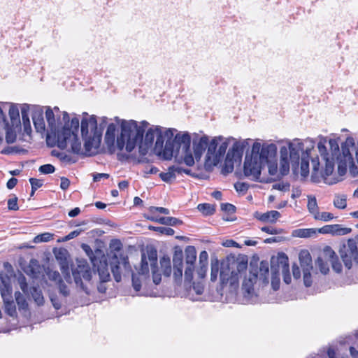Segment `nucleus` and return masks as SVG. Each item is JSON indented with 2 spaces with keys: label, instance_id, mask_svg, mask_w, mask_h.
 Returning a JSON list of instances; mask_svg holds the SVG:
<instances>
[{
  "label": "nucleus",
  "instance_id": "f257e3e1",
  "mask_svg": "<svg viewBox=\"0 0 358 358\" xmlns=\"http://www.w3.org/2000/svg\"><path fill=\"white\" fill-rule=\"evenodd\" d=\"M318 151L325 161V169L323 177L325 181L332 174L334 170V160L338 163V172L340 176H344L348 168L350 172L354 176L358 173L357 168L355 166L352 152L355 150L356 159L358 164V148L356 150L354 139L347 138L345 141L342 143L340 149L338 143L335 139L327 140L324 138H320L317 144ZM328 183V182H326ZM333 182H329L332 184Z\"/></svg>",
  "mask_w": 358,
  "mask_h": 358
},
{
  "label": "nucleus",
  "instance_id": "f03ea898",
  "mask_svg": "<svg viewBox=\"0 0 358 358\" xmlns=\"http://www.w3.org/2000/svg\"><path fill=\"white\" fill-rule=\"evenodd\" d=\"M148 125L145 121L142 122L141 125H138L134 120L122 121L121 134L117 138V148L122 150L125 147L127 152H131L138 143L140 155H145L152 145L156 135L155 128H150L143 140V134Z\"/></svg>",
  "mask_w": 358,
  "mask_h": 358
},
{
  "label": "nucleus",
  "instance_id": "7ed1b4c3",
  "mask_svg": "<svg viewBox=\"0 0 358 358\" xmlns=\"http://www.w3.org/2000/svg\"><path fill=\"white\" fill-rule=\"evenodd\" d=\"M166 135L169 139L166 141L164 155L166 159H171L174 153L176 155L179 153L180 150L185 154L184 162L186 165L192 166L194 164V157L191 153L189 154L191 138L188 134H178L174 138L173 132L172 130H169Z\"/></svg>",
  "mask_w": 358,
  "mask_h": 358
},
{
  "label": "nucleus",
  "instance_id": "20e7f679",
  "mask_svg": "<svg viewBox=\"0 0 358 358\" xmlns=\"http://www.w3.org/2000/svg\"><path fill=\"white\" fill-rule=\"evenodd\" d=\"M81 134L85 141V155H92L96 152L102 136V129H98L94 116L84 117L81 121Z\"/></svg>",
  "mask_w": 358,
  "mask_h": 358
},
{
  "label": "nucleus",
  "instance_id": "39448f33",
  "mask_svg": "<svg viewBox=\"0 0 358 358\" xmlns=\"http://www.w3.org/2000/svg\"><path fill=\"white\" fill-rule=\"evenodd\" d=\"M248 261L243 258L235 259L227 257L221 262L220 278L222 285L229 283L231 286L236 285L238 274L245 271Z\"/></svg>",
  "mask_w": 358,
  "mask_h": 358
},
{
  "label": "nucleus",
  "instance_id": "423d86ee",
  "mask_svg": "<svg viewBox=\"0 0 358 358\" xmlns=\"http://www.w3.org/2000/svg\"><path fill=\"white\" fill-rule=\"evenodd\" d=\"M268 263L266 261H262L258 265L257 261L251 262L250 264L249 274L246 275L242 284V290L245 294L250 295L253 292L254 285L257 280L262 282V284L268 283Z\"/></svg>",
  "mask_w": 358,
  "mask_h": 358
},
{
  "label": "nucleus",
  "instance_id": "0eeeda50",
  "mask_svg": "<svg viewBox=\"0 0 358 358\" xmlns=\"http://www.w3.org/2000/svg\"><path fill=\"white\" fill-rule=\"evenodd\" d=\"M55 143L60 149H65L70 144L71 150L73 153L80 154L81 152V143L78 139L77 134L71 131L67 125L58 131L57 138L50 145L54 146Z\"/></svg>",
  "mask_w": 358,
  "mask_h": 358
},
{
  "label": "nucleus",
  "instance_id": "6e6552de",
  "mask_svg": "<svg viewBox=\"0 0 358 358\" xmlns=\"http://www.w3.org/2000/svg\"><path fill=\"white\" fill-rule=\"evenodd\" d=\"M72 275L77 287L86 294L90 293L88 284H90L92 271L90 267L85 260H78L76 267L72 268Z\"/></svg>",
  "mask_w": 358,
  "mask_h": 358
},
{
  "label": "nucleus",
  "instance_id": "1a4fd4ad",
  "mask_svg": "<svg viewBox=\"0 0 358 358\" xmlns=\"http://www.w3.org/2000/svg\"><path fill=\"white\" fill-rule=\"evenodd\" d=\"M263 164L255 158L253 155L251 157H245L244 162V174L247 178L254 181L268 183L273 181L271 178H261V169Z\"/></svg>",
  "mask_w": 358,
  "mask_h": 358
},
{
  "label": "nucleus",
  "instance_id": "9d476101",
  "mask_svg": "<svg viewBox=\"0 0 358 358\" xmlns=\"http://www.w3.org/2000/svg\"><path fill=\"white\" fill-rule=\"evenodd\" d=\"M276 145L271 144L261 145L260 143L256 142L252 148V154L254 157L259 160L263 165L273 159L276 155Z\"/></svg>",
  "mask_w": 358,
  "mask_h": 358
},
{
  "label": "nucleus",
  "instance_id": "9b49d317",
  "mask_svg": "<svg viewBox=\"0 0 358 358\" xmlns=\"http://www.w3.org/2000/svg\"><path fill=\"white\" fill-rule=\"evenodd\" d=\"M110 264L114 279L117 282L121 281L122 272L129 273L131 271L128 257L123 254L119 255L115 254L110 259Z\"/></svg>",
  "mask_w": 358,
  "mask_h": 358
},
{
  "label": "nucleus",
  "instance_id": "f8f14e48",
  "mask_svg": "<svg viewBox=\"0 0 358 358\" xmlns=\"http://www.w3.org/2000/svg\"><path fill=\"white\" fill-rule=\"evenodd\" d=\"M341 257L348 269L351 268L352 262H358V250L355 240L350 239L347 245H344L339 250Z\"/></svg>",
  "mask_w": 358,
  "mask_h": 358
},
{
  "label": "nucleus",
  "instance_id": "ddd939ff",
  "mask_svg": "<svg viewBox=\"0 0 358 358\" xmlns=\"http://www.w3.org/2000/svg\"><path fill=\"white\" fill-rule=\"evenodd\" d=\"M304 143L301 142L299 139H295L292 142H289L288 144V153L289 152V159L292 163V167L294 171H295L299 166L300 155L306 154L304 151ZM306 156V155H305Z\"/></svg>",
  "mask_w": 358,
  "mask_h": 358
},
{
  "label": "nucleus",
  "instance_id": "4468645a",
  "mask_svg": "<svg viewBox=\"0 0 358 358\" xmlns=\"http://www.w3.org/2000/svg\"><path fill=\"white\" fill-rule=\"evenodd\" d=\"M287 268H289L288 257L285 253H279L277 257H271V270L272 275H278L280 270L286 271Z\"/></svg>",
  "mask_w": 358,
  "mask_h": 358
},
{
  "label": "nucleus",
  "instance_id": "2eb2a0df",
  "mask_svg": "<svg viewBox=\"0 0 358 358\" xmlns=\"http://www.w3.org/2000/svg\"><path fill=\"white\" fill-rule=\"evenodd\" d=\"M45 117L48 127L50 128V131H48L47 133L46 141L47 143L50 145L52 138L54 142L57 138V133L59 131H57V120L55 117L54 113L50 107L46 110Z\"/></svg>",
  "mask_w": 358,
  "mask_h": 358
},
{
  "label": "nucleus",
  "instance_id": "dca6fc26",
  "mask_svg": "<svg viewBox=\"0 0 358 358\" xmlns=\"http://www.w3.org/2000/svg\"><path fill=\"white\" fill-rule=\"evenodd\" d=\"M148 259L150 264L152 274V280L155 285H159L161 282V273L158 271L157 266V252L155 249L148 250Z\"/></svg>",
  "mask_w": 358,
  "mask_h": 358
},
{
  "label": "nucleus",
  "instance_id": "f3484780",
  "mask_svg": "<svg viewBox=\"0 0 358 358\" xmlns=\"http://www.w3.org/2000/svg\"><path fill=\"white\" fill-rule=\"evenodd\" d=\"M173 277L175 280H180L182 275L183 252L181 249L176 250L173 256Z\"/></svg>",
  "mask_w": 358,
  "mask_h": 358
},
{
  "label": "nucleus",
  "instance_id": "a211bd4d",
  "mask_svg": "<svg viewBox=\"0 0 358 358\" xmlns=\"http://www.w3.org/2000/svg\"><path fill=\"white\" fill-rule=\"evenodd\" d=\"M306 143L308 144L306 148V155L303 154L301 162V174L302 176H307L309 173V155L314 148V143L310 140H306Z\"/></svg>",
  "mask_w": 358,
  "mask_h": 358
},
{
  "label": "nucleus",
  "instance_id": "6ab92c4d",
  "mask_svg": "<svg viewBox=\"0 0 358 358\" xmlns=\"http://www.w3.org/2000/svg\"><path fill=\"white\" fill-rule=\"evenodd\" d=\"M324 259L331 264L332 268L337 273L342 270V266L338 261L335 252L329 246H326L323 251Z\"/></svg>",
  "mask_w": 358,
  "mask_h": 358
},
{
  "label": "nucleus",
  "instance_id": "aec40b11",
  "mask_svg": "<svg viewBox=\"0 0 358 358\" xmlns=\"http://www.w3.org/2000/svg\"><path fill=\"white\" fill-rule=\"evenodd\" d=\"M351 231L350 228L342 227L340 224L326 225L319 229L321 234H331L334 235H345Z\"/></svg>",
  "mask_w": 358,
  "mask_h": 358
},
{
  "label": "nucleus",
  "instance_id": "412c9836",
  "mask_svg": "<svg viewBox=\"0 0 358 358\" xmlns=\"http://www.w3.org/2000/svg\"><path fill=\"white\" fill-rule=\"evenodd\" d=\"M208 144V138L204 136L199 139L193 140V148L194 157L196 160H199L203 152L206 149Z\"/></svg>",
  "mask_w": 358,
  "mask_h": 358
},
{
  "label": "nucleus",
  "instance_id": "4be33fe9",
  "mask_svg": "<svg viewBox=\"0 0 358 358\" xmlns=\"http://www.w3.org/2000/svg\"><path fill=\"white\" fill-rule=\"evenodd\" d=\"M32 120L36 131L43 133L45 129V124L43 110L41 108H36L33 110Z\"/></svg>",
  "mask_w": 358,
  "mask_h": 358
},
{
  "label": "nucleus",
  "instance_id": "5701e85b",
  "mask_svg": "<svg viewBox=\"0 0 358 358\" xmlns=\"http://www.w3.org/2000/svg\"><path fill=\"white\" fill-rule=\"evenodd\" d=\"M103 260H99V262L96 261V266L94 267H96L101 282H105L110 280V273L108 268L106 259L105 257H103Z\"/></svg>",
  "mask_w": 358,
  "mask_h": 358
},
{
  "label": "nucleus",
  "instance_id": "b1692460",
  "mask_svg": "<svg viewBox=\"0 0 358 358\" xmlns=\"http://www.w3.org/2000/svg\"><path fill=\"white\" fill-rule=\"evenodd\" d=\"M145 217L150 221L158 222L159 224H164V225L176 226L177 224H182L181 220H178V218L173 217H158L155 215H148Z\"/></svg>",
  "mask_w": 358,
  "mask_h": 358
},
{
  "label": "nucleus",
  "instance_id": "393cba45",
  "mask_svg": "<svg viewBox=\"0 0 358 358\" xmlns=\"http://www.w3.org/2000/svg\"><path fill=\"white\" fill-rule=\"evenodd\" d=\"M280 173L282 176L287 175L289 171V164L288 161V150L287 147L282 146L280 150Z\"/></svg>",
  "mask_w": 358,
  "mask_h": 358
},
{
  "label": "nucleus",
  "instance_id": "a878e982",
  "mask_svg": "<svg viewBox=\"0 0 358 358\" xmlns=\"http://www.w3.org/2000/svg\"><path fill=\"white\" fill-rule=\"evenodd\" d=\"M255 217L264 222L275 223L280 217V213L277 210H271L264 213H255Z\"/></svg>",
  "mask_w": 358,
  "mask_h": 358
},
{
  "label": "nucleus",
  "instance_id": "bb28decb",
  "mask_svg": "<svg viewBox=\"0 0 358 358\" xmlns=\"http://www.w3.org/2000/svg\"><path fill=\"white\" fill-rule=\"evenodd\" d=\"M299 259L303 271H305L306 268H308V270L313 269L312 258L310 252L307 250H302L299 252Z\"/></svg>",
  "mask_w": 358,
  "mask_h": 358
},
{
  "label": "nucleus",
  "instance_id": "cd10ccee",
  "mask_svg": "<svg viewBox=\"0 0 358 358\" xmlns=\"http://www.w3.org/2000/svg\"><path fill=\"white\" fill-rule=\"evenodd\" d=\"M217 138H214L211 141V142L208 144V151L206 154V159L208 161H212L214 164V159L215 155H217Z\"/></svg>",
  "mask_w": 358,
  "mask_h": 358
},
{
  "label": "nucleus",
  "instance_id": "c85d7f7f",
  "mask_svg": "<svg viewBox=\"0 0 358 358\" xmlns=\"http://www.w3.org/2000/svg\"><path fill=\"white\" fill-rule=\"evenodd\" d=\"M185 262L187 265H194L196 259V251L194 246L189 245L185 250Z\"/></svg>",
  "mask_w": 358,
  "mask_h": 358
},
{
  "label": "nucleus",
  "instance_id": "c756f323",
  "mask_svg": "<svg viewBox=\"0 0 358 358\" xmlns=\"http://www.w3.org/2000/svg\"><path fill=\"white\" fill-rule=\"evenodd\" d=\"M116 126L111 123L108 126L106 135L105 141L108 145H113L115 143Z\"/></svg>",
  "mask_w": 358,
  "mask_h": 358
},
{
  "label": "nucleus",
  "instance_id": "7c9ffc66",
  "mask_svg": "<svg viewBox=\"0 0 358 358\" xmlns=\"http://www.w3.org/2000/svg\"><path fill=\"white\" fill-rule=\"evenodd\" d=\"M244 147L245 146H244L243 143H240L238 142H236L235 143H234L231 150H229L227 155V161L231 160L230 159L231 152L232 153V157H241V155L243 152Z\"/></svg>",
  "mask_w": 358,
  "mask_h": 358
},
{
  "label": "nucleus",
  "instance_id": "2f4dec72",
  "mask_svg": "<svg viewBox=\"0 0 358 358\" xmlns=\"http://www.w3.org/2000/svg\"><path fill=\"white\" fill-rule=\"evenodd\" d=\"M8 113L13 126L18 125L20 122L18 108L15 105H11Z\"/></svg>",
  "mask_w": 358,
  "mask_h": 358
},
{
  "label": "nucleus",
  "instance_id": "473e14b6",
  "mask_svg": "<svg viewBox=\"0 0 358 358\" xmlns=\"http://www.w3.org/2000/svg\"><path fill=\"white\" fill-rule=\"evenodd\" d=\"M155 130H156V136H157V140H156V142H155V148L156 149H162L163 148V144H164V141L165 139H166V141L169 139L168 136L166 135V132L169 130H166L164 133V134L163 135L162 131H161V129L158 127H155Z\"/></svg>",
  "mask_w": 358,
  "mask_h": 358
},
{
  "label": "nucleus",
  "instance_id": "72a5a7b5",
  "mask_svg": "<svg viewBox=\"0 0 358 358\" xmlns=\"http://www.w3.org/2000/svg\"><path fill=\"white\" fill-rule=\"evenodd\" d=\"M3 287L1 290V297L5 303L6 301H13L12 296V288L10 286L5 282L3 280H1Z\"/></svg>",
  "mask_w": 358,
  "mask_h": 358
},
{
  "label": "nucleus",
  "instance_id": "f704fd0d",
  "mask_svg": "<svg viewBox=\"0 0 358 358\" xmlns=\"http://www.w3.org/2000/svg\"><path fill=\"white\" fill-rule=\"evenodd\" d=\"M161 268L165 276H170L171 273V260L169 257H163L160 259Z\"/></svg>",
  "mask_w": 358,
  "mask_h": 358
},
{
  "label": "nucleus",
  "instance_id": "c9c22d12",
  "mask_svg": "<svg viewBox=\"0 0 358 358\" xmlns=\"http://www.w3.org/2000/svg\"><path fill=\"white\" fill-rule=\"evenodd\" d=\"M30 293L34 300V301L38 305H43L44 303V298L42 294V292L36 287L30 288Z\"/></svg>",
  "mask_w": 358,
  "mask_h": 358
},
{
  "label": "nucleus",
  "instance_id": "e433bc0d",
  "mask_svg": "<svg viewBox=\"0 0 358 358\" xmlns=\"http://www.w3.org/2000/svg\"><path fill=\"white\" fill-rule=\"evenodd\" d=\"M228 147V143L227 141L222 142L218 149L217 150V155H215V159H214V164H218L221 159L223 158L224 155L226 153V150Z\"/></svg>",
  "mask_w": 358,
  "mask_h": 358
},
{
  "label": "nucleus",
  "instance_id": "4c0bfd02",
  "mask_svg": "<svg viewBox=\"0 0 358 358\" xmlns=\"http://www.w3.org/2000/svg\"><path fill=\"white\" fill-rule=\"evenodd\" d=\"M172 169H173L169 166L166 172L160 173V178L167 183H171L176 179V175L173 172Z\"/></svg>",
  "mask_w": 358,
  "mask_h": 358
},
{
  "label": "nucleus",
  "instance_id": "58836bf2",
  "mask_svg": "<svg viewBox=\"0 0 358 358\" xmlns=\"http://www.w3.org/2000/svg\"><path fill=\"white\" fill-rule=\"evenodd\" d=\"M197 208L205 215H213L215 211V206L210 203L199 204Z\"/></svg>",
  "mask_w": 358,
  "mask_h": 358
},
{
  "label": "nucleus",
  "instance_id": "ea45409f",
  "mask_svg": "<svg viewBox=\"0 0 358 358\" xmlns=\"http://www.w3.org/2000/svg\"><path fill=\"white\" fill-rule=\"evenodd\" d=\"M15 297L16 303H17L19 309L25 310L28 307V303L24 298V296L20 292H15Z\"/></svg>",
  "mask_w": 358,
  "mask_h": 358
},
{
  "label": "nucleus",
  "instance_id": "a19ab883",
  "mask_svg": "<svg viewBox=\"0 0 358 358\" xmlns=\"http://www.w3.org/2000/svg\"><path fill=\"white\" fill-rule=\"evenodd\" d=\"M149 273V266H148V261L147 260V257L145 254H142L141 256V268L138 271V274L141 275H147Z\"/></svg>",
  "mask_w": 358,
  "mask_h": 358
},
{
  "label": "nucleus",
  "instance_id": "79ce46f5",
  "mask_svg": "<svg viewBox=\"0 0 358 358\" xmlns=\"http://www.w3.org/2000/svg\"><path fill=\"white\" fill-rule=\"evenodd\" d=\"M219 273V262L217 259L211 260L210 280L214 282L217 280Z\"/></svg>",
  "mask_w": 358,
  "mask_h": 358
},
{
  "label": "nucleus",
  "instance_id": "37998d69",
  "mask_svg": "<svg viewBox=\"0 0 358 358\" xmlns=\"http://www.w3.org/2000/svg\"><path fill=\"white\" fill-rule=\"evenodd\" d=\"M347 199L345 195L336 196L334 200V205L339 209H344L347 206Z\"/></svg>",
  "mask_w": 358,
  "mask_h": 358
},
{
  "label": "nucleus",
  "instance_id": "c03bdc74",
  "mask_svg": "<svg viewBox=\"0 0 358 358\" xmlns=\"http://www.w3.org/2000/svg\"><path fill=\"white\" fill-rule=\"evenodd\" d=\"M6 313L11 316L16 315V307L14 301H6L4 303Z\"/></svg>",
  "mask_w": 358,
  "mask_h": 358
},
{
  "label": "nucleus",
  "instance_id": "a18cd8bd",
  "mask_svg": "<svg viewBox=\"0 0 358 358\" xmlns=\"http://www.w3.org/2000/svg\"><path fill=\"white\" fill-rule=\"evenodd\" d=\"M148 228L150 230L156 231L162 234H166L168 236H173L175 232L173 229L169 227L149 226Z\"/></svg>",
  "mask_w": 358,
  "mask_h": 358
},
{
  "label": "nucleus",
  "instance_id": "49530a36",
  "mask_svg": "<svg viewBox=\"0 0 358 358\" xmlns=\"http://www.w3.org/2000/svg\"><path fill=\"white\" fill-rule=\"evenodd\" d=\"M296 235L301 238L311 237L316 234L314 229H303L296 231Z\"/></svg>",
  "mask_w": 358,
  "mask_h": 358
},
{
  "label": "nucleus",
  "instance_id": "de8ad7c7",
  "mask_svg": "<svg viewBox=\"0 0 358 358\" xmlns=\"http://www.w3.org/2000/svg\"><path fill=\"white\" fill-rule=\"evenodd\" d=\"M81 247H82V249L86 252L87 255L90 259L93 266H96V261H98V260L94 257L93 251L91 249L90 246L88 245L87 244L83 243Z\"/></svg>",
  "mask_w": 358,
  "mask_h": 358
},
{
  "label": "nucleus",
  "instance_id": "09e8293b",
  "mask_svg": "<svg viewBox=\"0 0 358 358\" xmlns=\"http://www.w3.org/2000/svg\"><path fill=\"white\" fill-rule=\"evenodd\" d=\"M315 264L319 267L322 273L327 274L329 272L328 264L324 262L322 257H319L315 262Z\"/></svg>",
  "mask_w": 358,
  "mask_h": 358
},
{
  "label": "nucleus",
  "instance_id": "8fccbe9b",
  "mask_svg": "<svg viewBox=\"0 0 358 358\" xmlns=\"http://www.w3.org/2000/svg\"><path fill=\"white\" fill-rule=\"evenodd\" d=\"M61 271L63 275L64 280L69 284L71 283V277L69 273L68 264L66 263L62 264Z\"/></svg>",
  "mask_w": 358,
  "mask_h": 358
},
{
  "label": "nucleus",
  "instance_id": "3c124183",
  "mask_svg": "<svg viewBox=\"0 0 358 358\" xmlns=\"http://www.w3.org/2000/svg\"><path fill=\"white\" fill-rule=\"evenodd\" d=\"M308 209L315 215L316 214V212L317 211V200L315 197H308Z\"/></svg>",
  "mask_w": 358,
  "mask_h": 358
},
{
  "label": "nucleus",
  "instance_id": "603ef678",
  "mask_svg": "<svg viewBox=\"0 0 358 358\" xmlns=\"http://www.w3.org/2000/svg\"><path fill=\"white\" fill-rule=\"evenodd\" d=\"M314 218L315 220H320L323 221H329L334 218V216L331 213L328 212H322L320 213L319 212H316L315 214Z\"/></svg>",
  "mask_w": 358,
  "mask_h": 358
},
{
  "label": "nucleus",
  "instance_id": "864d4df0",
  "mask_svg": "<svg viewBox=\"0 0 358 358\" xmlns=\"http://www.w3.org/2000/svg\"><path fill=\"white\" fill-rule=\"evenodd\" d=\"M52 236L53 235L50 233H44L36 236L34 241V243L48 242L52 238Z\"/></svg>",
  "mask_w": 358,
  "mask_h": 358
},
{
  "label": "nucleus",
  "instance_id": "5fc2aeb1",
  "mask_svg": "<svg viewBox=\"0 0 358 358\" xmlns=\"http://www.w3.org/2000/svg\"><path fill=\"white\" fill-rule=\"evenodd\" d=\"M67 125V127L71 130L73 131L75 134H77L79 129V120L77 117L72 118L71 122L66 123L64 127Z\"/></svg>",
  "mask_w": 358,
  "mask_h": 358
},
{
  "label": "nucleus",
  "instance_id": "6e6d98bb",
  "mask_svg": "<svg viewBox=\"0 0 358 358\" xmlns=\"http://www.w3.org/2000/svg\"><path fill=\"white\" fill-rule=\"evenodd\" d=\"M58 287L60 294H62L64 296H67L69 295L70 292L68 286L64 283L62 279L59 280Z\"/></svg>",
  "mask_w": 358,
  "mask_h": 358
},
{
  "label": "nucleus",
  "instance_id": "4d7b16f0",
  "mask_svg": "<svg viewBox=\"0 0 358 358\" xmlns=\"http://www.w3.org/2000/svg\"><path fill=\"white\" fill-rule=\"evenodd\" d=\"M38 171L43 174L52 173L55 171V168L53 165L48 164L42 165L39 167Z\"/></svg>",
  "mask_w": 358,
  "mask_h": 358
},
{
  "label": "nucleus",
  "instance_id": "13d9d810",
  "mask_svg": "<svg viewBox=\"0 0 358 358\" xmlns=\"http://www.w3.org/2000/svg\"><path fill=\"white\" fill-rule=\"evenodd\" d=\"M8 208L10 210H17L19 209L16 196L14 195L13 198L8 200Z\"/></svg>",
  "mask_w": 358,
  "mask_h": 358
},
{
  "label": "nucleus",
  "instance_id": "bf43d9fd",
  "mask_svg": "<svg viewBox=\"0 0 358 358\" xmlns=\"http://www.w3.org/2000/svg\"><path fill=\"white\" fill-rule=\"evenodd\" d=\"M312 270H308L306 268L305 271H303V282L306 287H310L312 285L311 280V273L310 271Z\"/></svg>",
  "mask_w": 358,
  "mask_h": 358
},
{
  "label": "nucleus",
  "instance_id": "052dcab7",
  "mask_svg": "<svg viewBox=\"0 0 358 358\" xmlns=\"http://www.w3.org/2000/svg\"><path fill=\"white\" fill-rule=\"evenodd\" d=\"M194 265H187L185 271V279L187 281H192L193 278Z\"/></svg>",
  "mask_w": 358,
  "mask_h": 358
},
{
  "label": "nucleus",
  "instance_id": "680f3d73",
  "mask_svg": "<svg viewBox=\"0 0 358 358\" xmlns=\"http://www.w3.org/2000/svg\"><path fill=\"white\" fill-rule=\"evenodd\" d=\"M149 211L153 215H155L154 214L157 212H159V213L164 214V215H169L170 213L169 210L168 208H166L164 207H155V206L150 207Z\"/></svg>",
  "mask_w": 358,
  "mask_h": 358
},
{
  "label": "nucleus",
  "instance_id": "e2e57ef3",
  "mask_svg": "<svg viewBox=\"0 0 358 358\" xmlns=\"http://www.w3.org/2000/svg\"><path fill=\"white\" fill-rule=\"evenodd\" d=\"M18 283L21 290L24 293H28V285L26 280V278L24 275L20 276L18 278Z\"/></svg>",
  "mask_w": 358,
  "mask_h": 358
},
{
  "label": "nucleus",
  "instance_id": "0e129e2a",
  "mask_svg": "<svg viewBox=\"0 0 358 358\" xmlns=\"http://www.w3.org/2000/svg\"><path fill=\"white\" fill-rule=\"evenodd\" d=\"M16 134L12 129H8L6 134V141L7 143L10 144L15 141Z\"/></svg>",
  "mask_w": 358,
  "mask_h": 358
},
{
  "label": "nucleus",
  "instance_id": "69168bd1",
  "mask_svg": "<svg viewBox=\"0 0 358 358\" xmlns=\"http://www.w3.org/2000/svg\"><path fill=\"white\" fill-rule=\"evenodd\" d=\"M220 208L222 211L228 213H234L236 212V207L229 203H221Z\"/></svg>",
  "mask_w": 358,
  "mask_h": 358
},
{
  "label": "nucleus",
  "instance_id": "338daca9",
  "mask_svg": "<svg viewBox=\"0 0 358 358\" xmlns=\"http://www.w3.org/2000/svg\"><path fill=\"white\" fill-rule=\"evenodd\" d=\"M268 164V173L271 176H275L278 172V166L275 162L271 161L266 163Z\"/></svg>",
  "mask_w": 358,
  "mask_h": 358
},
{
  "label": "nucleus",
  "instance_id": "774afa93",
  "mask_svg": "<svg viewBox=\"0 0 358 358\" xmlns=\"http://www.w3.org/2000/svg\"><path fill=\"white\" fill-rule=\"evenodd\" d=\"M29 182L31 185V189H34V190H36L38 188L41 187L43 184L42 180L34 178H31L29 179Z\"/></svg>",
  "mask_w": 358,
  "mask_h": 358
}]
</instances>
